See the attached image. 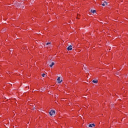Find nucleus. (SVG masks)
I'll use <instances>...</instances> for the list:
<instances>
[{
	"label": "nucleus",
	"mask_w": 128,
	"mask_h": 128,
	"mask_svg": "<svg viewBox=\"0 0 128 128\" xmlns=\"http://www.w3.org/2000/svg\"><path fill=\"white\" fill-rule=\"evenodd\" d=\"M56 114V111L54 110H52L50 112H49V114L50 116H53V114Z\"/></svg>",
	"instance_id": "obj_1"
},
{
	"label": "nucleus",
	"mask_w": 128,
	"mask_h": 128,
	"mask_svg": "<svg viewBox=\"0 0 128 128\" xmlns=\"http://www.w3.org/2000/svg\"><path fill=\"white\" fill-rule=\"evenodd\" d=\"M72 46L71 45H70L68 47L67 50H72Z\"/></svg>",
	"instance_id": "obj_2"
},
{
	"label": "nucleus",
	"mask_w": 128,
	"mask_h": 128,
	"mask_svg": "<svg viewBox=\"0 0 128 128\" xmlns=\"http://www.w3.org/2000/svg\"><path fill=\"white\" fill-rule=\"evenodd\" d=\"M57 80H58V84H60V82H62V80H60V77H58V78L57 79Z\"/></svg>",
	"instance_id": "obj_3"
},
{
	"label": "nucleus",
	"mask_w": 128,
	"mask_h": 128,
	"mask_svg": "<svg viewBox=\"0 0 128 128\" xmlns=\"http://www.w3.org/2000/svg\"><path fill=\"white\" fill-rule=\"evenodd\" d=\"M89 128H94V126H96V124H90L88 126Z\"/></svg>",
	"instance_id": "obj_4"
},
{
	"label": "nucleus",
	"mask_w": 128,
	"mask_h": 128,
	"mask_svg": "<svg viewBox=\"0 0 128 128\" xmlns=\"http://www.w3.org/2000/svg\"><path fill=\"white\" fill-rule=\"evenodd\" d=\"M54 62H52L51 64H50L49 66H50V68H52V66H54Z\"/></svg>",
	"instance_id": "obj_5"
},
{
	"label": "nucleus",
	"mask_w": 128,
	"mask_h": 128,
	"mask_svg": "<svg viewBox=\"0 0 128 128\" xmlns=\"http://www.w3.org/2000/svg\"><path fill=\"white\" fill-rule=\"evenodd\" d=\"M98 80H92V82H94V84H98Z\"/></svg>",
	"instance_id": "obj_6"
},
{
	"label": "nucleus",
	"mask_w": 128,
	"mask_h": 128,
	"mask_svg": "<svg viewBox=\"0 0 128 128\" xmlns=\"http://www.w3.org/2000/svg\"><path fill=\"white\" fill-rule=\"evenodd\" d=\"M96 10H90V12H92V14H94V12H96Z\"/></svg>",
	"instance_id": "obj_7"
},
{
	"label": "nucleus",
	"mask_w": 128,
	"mask_h": 128,
	"mask_svg": "<svg viewBox=\"0 0 128 128\" xmlns=\"http://www.w3.org/2000/svg\"><path fill=\"white\" fill-rule=\"evenodd\" d=\"M17 6L18 8H20V4L18 3H17Z\"/></svg>",
	"instance_id": "obj_8"
},
{
	"label": "nucleus",
	"mask_w": 128,
	"mask_h": 128,
	"mask_svg": "<svg viewBox=\"0 0 128 128\" xmlns=\"http://www.w3.org/2000/svg\"><path fill=\"white\" fill-rule=\"evenodd\" d=\"M41 90H42V92H44V88H42Z\"/></svg>",
	"instance_id": "obj_9"
},
{
	"label": "nucleus",
	"mask_w": 128,
	"mask_h": 128,
	"mask_svg": "<svg viewBox=\"0 0 128 128\" xmlns=\"http://www.w3.org/2000/svg\"><path fill=\"white\" fill-rule=\"evenodd\" d=\"M44 76H46V74H42V76L43 78H44Z\"/></svg>",
	"instance_id": "obj_10"
},
{
	"label": "nucleus",
	"mask_w": 128,
	"mask_h": 128,
	"mask_svg": "<svg viewBox=\"0 0 128 128\" xmlns=\"http://www.w3.org/2000/svg\"><path fill=\"white\" fill-rule=\"evenodd\" d=\"M46 44V46H48V44H50V42H47Z\"/></svg>",
	"instance_id": "obj_11"
},
{
	"label": "nucleus",
	"mask_w": 128,
	"mask_h": 128,
	"mask_svg": "<svg viewBox=\"0 0 128 128\" xmlns=\"http://www.w3.org/2000/svg\"><path fill=\"white\" fill-rule=\"evenodd\" d=\"M104 4H105L106 5H108V2H104Z\"/></svg>",
	"instance_id": "obj_12"
},
{
	"label": "nucleus",
	"mask_w": 128,
	"mask_h": 128,
	"mask_svg": "<svg viewBox=\"0 0 128 128\" xmlns=\"http://www.w3.org/2000/svg\"><path fill=\"white\" fill-rule=\"evenodd\" d=\"M84 66V69L85 70H86V67Z\"/></svg>",
	"instance_id": "obj_13"
},
{
	"label": "nucleus",
	"mask_w": 128,
	"mask_h": 128,
	"mask_svg": "<svg viewBox=\"0 0 128 128\" xmlns=\"http://www.w3.org/2000/svg\"><path fill=\"white\" fill-rule=\"evenodd\" d=\"M102 6H106V4H102Z\"/></svg>",
	"instance_id": "obj_14"
},
{
	"label": "nucleus",
	"mask_w": 128,
	"mask_h": 128,
	"mask_svg": "<svg viewBox=\"0 0 128 128\" xmlns=\"http://www.w3.org/2000/svg\"><path fill=\"white\" fill-rule=\"evenodd\" d=\"M21 8H24V6H22Z\"/></svg>",
	"instance_id": "obj_15"
},
{
	"label": "nucleus",
	"mask_w": 128,
	"mask_h": 128,
	"mask_svg": "<svg viewBox=\"0 0 128 128\" xmlns=\"http://www.w3.org/2000/svg\"><path fill=\"white\" fill-rule=\"evenodd\" d=\"M120 74V72H117L116 74Z\"/></svg>",
	"instance_id": "obj_16"
},
{
	"label": "nucleus",
	"mask_w": 128,
	"mask_h": 128,
	"mask_svg": "<svg viewBox=\"0 0 128 128\" xmlns=\"http://www.w3.org/2000/svg\"><path fill=\"white\" fill-rule=\"evenodd\" d=\"M58 98V95L56 96V98Z\"/></svg>",
	"instance_id": "obj_17"
},
{
	"label": "nucleus",
	"mask_w": 128,
	"mask_h": 128,
	"mask_svg": "<svg viewBox=\"0 0 128 128\" xmlns=\"http://www.w3.org/2000/svg\"><path fill=\"white\" fill-rule=\"evenodd\" d=\"M76 18L78 20V18L77 17Z\"/></svg>",
	"instance_id": "obj_18"
},
{
	"label": "nucleus",
	"mask_w": 128,
	"mask_h": 128,
	"mask_svg": "<svg viewBox=\"0 0 128 128\" xmlns=\"http://www.w3.org/2000/svg\"><path fill=\"white\" fill-rule=\"evenodd\" d=\"M8 124H10V122H8Z\"/></svg>",
	"instance_id": "obj_19"
}]
</instances>
